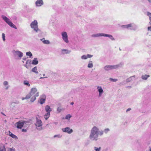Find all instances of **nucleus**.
Wrapping results in <instances>:
<instances>
[{"mask_svg": "<svg viewBox=\"0 0 151 151\" xmlns=\"http://www.w3.org/2000/svg\"><path fill=\"white\" fill-rule=\"evenodd\" d=\"M103 135V131L102 130L100 131L99 128L95 126L91 129L89 138L91 141H96L99 139V136H101Z\"/></svg>", "mask_w": 151, "mask_h": 151, "instance_id": "1", "label": "nucleus"}, {"mask_svg": "<svg viewBox=\"0 0 151 151\" xmlns=\"http://www.w3.org/2000/svg\"><path fill=\"white\" fill-rule=\"evenodd\" d=\"M28 94L30 96V101L33 102L36 100V97L39 96V92L36 88H33Z\"/></svg>", "mask_w": 151, "mask_h": 151, "instance_id": "2", "label": "nucleus"}, {"mask_svg": "<svg viewBox=\"0 0 151 151\" xmlns=\"http://www.w3.org/2000/svg\"><path fill=\"white\" fill-rule=\"evenodd\" d=\"M30 26L31 28L33 29L35 32L37 33L39 31H40V30L38 27V22L36 20H35L32 22L30 24Z\"/></svg>", "mask_w": 151, "mask_h": 151, "instance_id": "3", "label": "nucleus"}, {"mask_svg": "<svg viewBox=\"0 0 151 151\" xmlns=\"http://www.w3.org/2000/svg\"><path fill=\"white\" fill-rule=\"evenodd\" d=\"M12 53L14 58L17 59H21L23 55V53L19 50H13Z\"/></svg>", "mask_w": 151, "mask_h": 151, "instance_id": "4", "label": "nucleus"}, {"mask_svg": "<svg viewBox=\"0 0 151 151\" xmlns=\"http://www.w3.org/2000/svg\"><path fill=\"white\" fill-rule=\"evenodd\" d=\"M123 65V64L120 63L118 65H108L105 66L104 69L106 70H109L113 69H116L120 67Z\"/></svg>", "mask_w": 151, "mask_h": 151, "instance_id": "5", "label": "nucleus"}, {"mask_svg": "<svg viewBox=\"0 0 151 151\" xmlns=\"http://www.w3.org/2000/svg\"><path fill=\"white\" fill-rule=\"evenodd\" d=\"M2 18L11 27L14 28L15 29H17V28L16 26L14 25L10 20L7 17L3 15L1 16Z\"/></svg>", "mask_w": 151, "mask_h": 151, "instance_id": "6", "label": "nucleus"}, {"mask_svg": "<svg viewBox=\"0 0 151 151\" xmlns=\"http://www.w3.org/2000/svg\"><path fill=\"white\" fill-rule=\"evenodd\" d=\"M36 129L39 130H41L42 129V123L41 120L36 118V122L35 124Z\"/></svg>", "mask_w": 151, "mask_h": 151, "instance_id": "7", "label": "nucleus"}, {"mask_svg": "<svg viewBox=\"0 0 151 151\" xmlns=\"http://www.w3.org/2000/svg\"><path fill=\"white\" fill-rule=\"evenodd\" d=\"M61 35L63 41L65 43H68L69 42V41L68 38L67 33L65 32H63L61 33Z\"/></svg>", "mask_w": 151, "mask_h": 151, "instance_id": "8", "label": "nucleus"}, {"mask_svg": "<svg viewBox=\"0 0 151 151\" xmlns=\"http://www.w3.org/2000/svg\"><path fill=\"white\" fill-rule=\"evenodd\" d=\"M26 122L24 121H20L16 123L15 126L19 129H21L23 126V125Z\"/></svg>", "mask_w": 151, "mask_h": 151, "instance_id": "9", "label": "nucleus"}, {"mask_svg": "<svg viewBox=\"0 0 151 151\" xmlns=\"http://www.w3.org/2000/svg\"><path fill=\"white\" fill-rule=\"evenodd\" d=\"M97 89L99 93V97H101L104 91L102 88V87L100 86H96Z\"/></svg>", "mask_w": 151, "mask_h": 151, "instance_id": "10", "label": "nucleus"}, {"mask_svg": "<svg viewBox=\"0 0 151 151\" xmlns=\"http://www.w3.org/2000/svg\"><path fill=\"white\" fill-rule=\"evenodd\" d=\"M62 130L63 132L69 134L73 132V130L68 127L63 128Z\"/></svg>", "mask_w": 151, "mask_h": 151, "instance_id": "11", "label": "nucleus"}, {"mask_svg": "<svg viewBox=\"0 0 151 151\" xmlns=\"http://www.w3.org/2000/svg\"><path fill=\"white\" fill-rule=\"evenodd\" d=\"M36 6L37 7H40L44 4L42 0H37L35 2Z\"/></svg>", "mask_w": 151, "mask_h": 151, "instance_id": "12", "label": "nucleus"}, {"mask_svg": "<svg viewBox=\"0 0 151 151\" xmlns=\"http://www.w3.org/2000/svg\"><path fill=\"white\" fill-rule=\"evenodd\" d=\"M104 34L103 33H98L94 34L91 35V37H100L104 36Z\"/></svg>", "mask_w": 151, "mask_h": 151, "instance_id": "13", "label": "nucleus"}, {"mask_svg": "<svg viewBox=\"0 0 151 151\" xmlns=\"http://www.w3.org/2000/svg\"><path fill=\"white\" fill-rule=\"evenodd\" d=\"M61 50V53L62 54H69L71 52V50H68L67 49H63Z\"/></svg>", "mask_w": 151, "mask_h": 151, "instance_id": "14", "label": "nucleus"}, {"mask_svg": "<svg viewBox=\"0 0 151 151\" xmlns=\"http://www.w3.org/2000/svg\"><path fill=\"white\" fill-rule=\"evenodd\" d=\"M45 95L43 96L42 98H40L39 101V102L41 104H44L45 102Z\"/></svg>", "mask_w": 151, "mask_h": 151, "instance_id": "15", "label": "nucleus"}, {"mask_svg": "<svg viewBox=\"0 0 151 151\" xmlns=\"http://www.w3.org/2000/svg\"><path fill=\"white\" fill-rule=\"evenodd\" d=\"M45 111L46 112H50L52 111V109L50 107V106L47 105H46L45 107Z\"/></svg>", "mask_w": 151, "mask_h": 151, "instance_id": "16", "label": "nucleus"}, {"mask_svg": "<svg viewBox=\"0 0 151 151\" xmlns=\"http://www.w3.org/2000/svg\"><path fill=\"white\" fill-rule=\"evenodd\" d=\"M40 40L43 42L44 44H50V42L48 40H45V38H43L41 39Z\"/></svg>", "mask_w": 151, "mask_h": 151, "instance_id": "17", "label": "nucleus"}, {"mask_svg": "<svg viewBox=\"0 0 151 151\" xmlns=\"http://www.w3.org/2000/svg\"><path fill=\"white\" fill-rule=\"evenodd\" d=\"M104 37H109L112 40H115L114 38L113 37V36L104 33Z\"/></svg>", "mask_w": 151, "mask_h": 151, "instance_id": "18", "label": "nucleus"}, {"mask_svg": "<svg viewBox=\"0 0 151 151\" xmlns=\"http://www.w3.org/2000/svg\"><path fill=\"white\" fill-rule=\"evenodd\" d=\"M50 112H47L44 115V117L46 120H47L50 116Z\"/></svg>", "mask_w": 151, "mask_h": 151, "instance_id": "19", "label": "nucleus"}, {"mask_svg": "<svg viewBox=\"0 0 151 151\" xmlns=\"http://www.w3.org/2000/svg\"><path fill=\"white\" fill-rule=\"evenodd\" d=\"M38 63V61L37 58H35L32 62V64L34 65H37Z\"/></svg>", "mask_w": 151, "mask_h": 151, "instance_id": "20", "label": "nucleus"}, {"mask_svg": "<svg viewBox=\"0 0 151 151\" xmlns=\"http://www.w3.org/2000/svg\"><path fill=\"white\" fill-rule=\"evenodd\" d=\"M32 71L36 74H38V72L37 71V68L36 66L35 67L32 69Z\"/></svg>", "mask_w": 151, "mask_h": 151, "instance_id": "21", "label": "nucleus"}, {"mask_svg": "<svg viewBox=\"0 0 151 151\" xmlns=\"http://www.w3.org/2000/svg\"><path fill=\"white\" fill-rule=\"evenodd\" d=\"M9 135L13 138L15 139H18L17 136L10 132H9Z\"/></svg>", "mask_w": 151, "mask_h": 151, "instance_id": "22", "label": "nucleus"}, {"mask_svg": "<svg viewBox=\"0 0 151 151\" xmlns=\"http://www.w3.org/2000/svg\"><path fill=\"white\" fill-rule=\"evenodd\" d=\"M147 15L149 17V23L151 25V13L148 12H147Z\"/></svg>", "mask_w": 151, "mask_h": 151, "instance_id": "23", "label": "nucleus"}, {"mask_svg": "<svg viewBox=\"0 0 151 151\" xmlns=\"http://www.w3.org/2000/svg\"><path fill=\"white\" fill-rule=\"evenodd\" d=\"M150 77L149 75H143L142 76V78L143 80H146L147 79L148 77Z\"/></svg>", "mask_w": 151, "mask_h": 151, "instance_id": "24", "label": "nucleus"}, {"mask_svg": "<svg viewBox=\"0 0 151 151\" xmlns=\"http://www.w3.org/2000/svg\"><path fill=\"white\" fill-rule=\"evenodd\" d=\"M93 67V65L92 63V62L91 61H89L88 65V68H92Z\"/></svg>", "mask_w": 151, "mask_h": 151, "instance_id": "25", "label": "nucleus"}, {"mask_svg": "<svg viewBox=\"0 0 151 151\" xmlns=\"http://www.w3.org/2000/svg\"><path fill=\"white\" fill-rule=\"evenodd\" d=\"M23 84L24 85L27 86L29 87L30 86V84L29 83V81L27 80H25L23 81Z\"/></svg>", "mask_w": 151, "mask_h": 151, "instance_id": "26", "label": "nucleus"}, {"mask_svg": "<svg viewBox=\"0 0 151 151\" xmlns=\"http://www.w3.org/2000/svg\"><path fill=\"white\" fill-rule=\"evenodd\" d=\"M15 149L13 148H5V151H14Z\"/></svg>", "mask_w": 151, "mask_h": 151, "instance_id": "27", "label": "nucleus"}, {"mask_svg": "<svg viewBox=\"0 0 151 151\" xmlns=\"http://www.w3.org/2000/svg\"><path fill=\"white\" fill-rule=\"evenodd\" d=\"M72 117V116L70 114H68L66 115L65 117V119L68 120H70V119Z\"/></svg>", "mask_w": 151, "mask_h": 151, "instance_id": "28", "label": "nucleus"}, {"mask_svg": "<svg viewBox=\"0 0 151 151\" xmlns=\"http://www.w3.org/2000/svg\"><path fill=\"white\" fill-rule=\"evenodd\" d=\"M103 133L104 132L106 134H107L109 131H110V129L109 128H106L104 129V130H103Z\"/></svg>", "mask_w": 151, "mask_h": 151, "instance_id": "29", "label": "nucleus"}, {"mask_svg": "<svg viewBox=\"0 0 151 151\" xmlns=\"http://www.w3.org/2000/svg\"><path fill=\"white\" fill-rule=\"evenodd\" d=\"M101 150V147H94V150L95 151H100Z\"/></svg>", "mask_w": 151, "mask_h": 151, "instance_id": "30", "label": "nucleus"}, {"mask_svg": "<svg viewBox=\"0 0 151 151\" xmlns=\"http://www.w3.org/2000/svg\"><path fill=\"white\" fill-rule=\"evenodd\" d=\"M30 96H29L28 94L26 95V97L24 98H22V99L24 100V99H27L30 98Z\"/></svg>", "mask_w": 151, "mask_h": 151, "instance_id": "31", "label": "nucleus"}, {"mask_svg": "<svg viewBox=\"0 0 151 151\" xmlns=\"http://www.w3.org/2000/svg\"><path fill=\"white\" fill-rule=\"evenodd\" d=\"M26 55L27 56H29L30 57L32 56V55L30 52H27L26 53Z\"/></svg>", "mask_w": 151, "mask_h": 151, "instance_id": "32", "label": "nucleus"}, {"mask_svg": "<svg viewBox=\"0 0 151 151\" xmlns=\"http://www.w3.org/2000/svg\"><path fill=\"white\" fill-rule=\"evenodd\" d=\"M132 26V24H129L127 25H124L123 26L124 27V28H128V27H131Z\"/></svg>", "mask_w": 151, "mask_h": 151, "instance_id": "33", "label": "nucleus"}, {"mask_svg": "<svg viewBox=\"0 0 151 151\" xmlns=\"http://www.w3.org/2000/svg\"><path fill=\"white\" fill-rule=\"evenodd\" d=\"M81 58L82 59L86 60L87 59V55H83L81 56Z\"/></svg>", "mask_w": 151, "mask_h": 151, "instance_id": "34", "label": "nucleus"}, {"mask_svg": "<svg viewBox=\"0 0 151 151\" xmlns=\"http://www.w3.org/2000/svg\"><path fill=\"white\" fill-rule=\"evenodd\" d=\"M132 77H131L127 79L126 80V82H129L131 81L132 80Z\"/></svg>", "mask_w": 151, "mask_h": 151, "instance_id": "35", "label": "nucleus"}, {"mask_svg": "<svg viewBox=\"0 0 151 151\" xmlns=\"http://www.w3.org/2000/svg\"><path fill=\"white\" fill-rule=\"evenodd\" d=\"M109 80L114 82H116L117 81V79H113L111 78H109Z\"/></svg>", "mask_w": 151, "mask_h": 151, "instance_id": "36", "label": "nucleus"}, {"mask_svg": "<svg viewBox=\"0 0 151 151\" xmlns=\"http://www.w3.org/2000/svg\"><path fill=\"white\" fill-rule=\"evenodd\" d=\"M0 151H5V148L4 146L0 147Z\"/></svg>", "mask_w": 151, "mask_h": 151, "instance_id": "37", "label": "nucleus"}, {"mask_svg": "<svg viewBox=\"0 0 151 151\" xmlns=\"http://www.w3.org/2000/svg\"><path fill=\"white\" fill-rule=\"evenodd\" d=\"M62 137V136L60 134L55 135L54 136V137L55 138L57 137L58 138H60Z\"/></svg>", "mask_w": 151, "mask_h": 151, "instance_id": "38", "label": "nucleus"}, {"mask_svg": "<svg viewBox=\"0 0 151 151\" xmlns=\"http://www.w3.org/2000/svg\"><path fill=\"white\" fill-rule=\"evenodd\" d=\"M62 111V109L59 107H58L57 109V111L58 113Z\"/></svg>", "mask_w": 151, "mask_h": 151, "instance_id": "39", "label": "nucleus"}, {"mask_svg": "<svg viewBox=\"0 0 151 151\" xmlns=\"http://www.w3.org/2000/svg\"><path fill=\"white\" fill-rule=\"evenodd\" d=\"M2 37L3 38V40L4 41L5 40V35L4 34V33H3L2 34Z\"/></svg>", "mask_w": 151, "mask_h": 151, "instance_id": "40", "label": "nucleus"}, {"mask_svg": "<svg viewBox=\"0 0 151 151\" xmlns=\"http://www.w3.org/2000/svg\"><path fill=\"white\" fill-rule=\"evenodd\" d=\"M3 84L5 86H6L8 85V83L7 81H5L4 82Z\"/></svg>", "mask_w": 151, "mask_h": 151, "instance_id": "41", "label": "nucleus"}, {"mask_svg": "<svg viewBox=\"0 0 151 151\" xmlns=\"http://www.w3.org/2000/svg\"><path fill=\"white\" fill-rule=\"evenodd\" d=\"M87 58H91V57H92L93 56V55H90L89 54H88L87 55Z\"/></svg>", "mask_w": 151, "mask_h": 151, "instance_id": "42", "label": "nucleus"}, {"mask_svg": "<svg viewBox=\"0 0 151 151\" xmlns=\"http://www.w3.org/2000/svg\"><path fill=\"white\" fill-rule=\"evenodd\" d=\"M29 61V63H31V60H28L27 61L26 65H27V63H28V61Z\"/></svg>", "mask_w": 151, "mask_h": 151, "instance_id": "43", "label": "nucleus"}, {"mask_svg": "<svg viewBox=\"0 0 151 151\" xmlns=\"http://www.w3.org/2000/svg\"><path fill=\"white\" fill-rule=\"evenodd\" d=\"M15 104L14 103H12L11 104V106H15Z\"/></svg>", "mask_w": 151, "mask_h": 151, "instance_id": "44", "label": "nucleus"}, {"mask_svg": "<svg viewBox=\"0 0 151 151\" xmlns=\"http://www.w3.org/2000/svg\"><path fill=\"white\" fill-rule=\"evenodd\" d=\"M147 29L148 30L151 31V26L148 27Z\"/></svg>", "mask_w": 151, "mask_h": 151, "instance_id": "45", "label": "nucleus"}, {"mask_svg": "<svg viewBox=\"0 0 151 151\" xmlns=\"http://www.w3.org/2000/svg\"><path fill=\"white\" fill-rule=\"evenodd\" d=\"M27 130L26 129H22V132H27Z\"/></svg>", "mask_w": 151, "mask_h": 151, "instance_id": "46", "label": "nucleus"}, {"mask_svg": "<svg viewBox=\"0 0 151 151\" xmlns=\"http://www.w3.org/2000/svg\"><path fill=\"white\" fill-rule=\"evenodd\" d=\"M131 110V109L130 108H129L127 110L126 112H127L128 111H130Z\"/></svg>", "mask_w": 151, "mask_h": 151, "instance_id": "47", "label": "nucleus"}, {"mask_svg": "<svg viewBox=\"0 0 151 151\" xmlns=\"http://www.w3.org/2000/svg\"><path fill=\"white\" fill-rule=\"evenodd\" d=\"M6 88H6V90L8 89L9 88V86H6Z\"/></svg>", "mask_w": 151, "mask_h": 151, "instance_id": "48", "label": "nucleus"}, {"mask_svg": "<svg viewBox=\"0 0 151 151\" xmlns=\"http://www.w3.org/2000/svg\"><path fill=\"white\" fill-rule=\"evenodd\" d=\"M47 77H41L40 79H42V78H47Z\"/></svg>", "mask_w": 151, "mask_h": 151, "instance_id": "49", "label": "nucleus"}, {"mask_svg": "<svg viewBox=\"0 0 151 151\" xmlns=\"http://www.w3.org/2000/svg\"><path fill=\"white\" fill-rule=\"evenodd\" d=\"M74 104V103L73 102H72L70 103V104L71 105H73Z\"/></svg>", "mask_w": 151, "mask_h": 151, "instance_id": "50", "label": "nucleus"}, {"mask_svg": "<svg viewBox=\"0 0 151 151\" xmlns=\"http://www.w3.org/2000/svg\"><path fill=\"white\" fill-rule=\"evenodd\" d=\"M147 1L149 3H151V0H147Z\"/></svg>", "mask_w": 151, "mask_h": 151, "instance_id": "51", "label": "nucleus"}, {"mask_svg": "<svg viewBox=\"0 0 151 151\" xmlns=\"http://www.w3.org/2000/svg\"><path fill=\"white\" fill-rule=\"evenodd\" d=\"M25 66L27 68H28V67L27 65H25Z\"/></svg>", "mask_w": 151, "mask_h": 151, "instance_id": "52", "label": "nucleus"}, {"mask_svg": "<svg viewBox=\"0 0 151 151\" xmlns=\"http://www.w3.org/2000/svg\"><path fill=\"white\" fill-rule=\"evenodd\" d=\"M23 60H26V58H23L22 59Z\"/></svg>", "mask_w": 151, "mask_h": 151, "instance_id": "53", "label": "nucleus"}, {"mask_svg": "<svg viewBox=\"0 0 151 151\" xmlns=\"http://www.w3.org/2000/svg\"><path fill=\"white\" fill-rule=\"evenodd\" d=\"M149 151H151V149H150Z\"/></svg>", "mask_w": 151, "mask_h": 151, "instance_id": "54", "label": "nucleus"}, {"mask_svg": "<svg viewBox=\"0 0 151 151\" xmlns=\"http://www.w3.org/2000/svg\"><path fill=\"white\" fill-rule=\"evenodd\" d=\"M22 61L23 63H24V61H23V60H22Z\"/></svg>", "mask_w": 151, "mask_h": 151, "instance_id": "55", "label": "nucleus"}, {"mask_svg": "<svg viewBox=\"0 0 151 151\" xmlns=\"http://www.w3.org/2000/svg\"><path fill=\"white\" fill-rule=\"evenodd\" d=\"M29 61H28V63H29Z\"/></svg>", "mask_w": 151, "mask_h": 151, "instance_id": "56", "label": "nucleus"}, {"mask_svg": "<svg viewBox=\"0 0 151 151\" xmlns=\"http://www.w3.org/2000/svg\"><path fill=\"white\" fill-rule=\"evenodd\" d=\"M45 75V74H44L43 76H44Z\"/></svg>", "mask_w": 151, "mask_h": 151, "instance_id": "57", "label": "nucleus"}]
</instances>
